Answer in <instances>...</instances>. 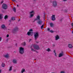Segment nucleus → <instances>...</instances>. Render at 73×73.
<instances>
[{"instance_id":"obj_47","label":"nucleus","mask_w":73,"mask_h":73,"mask_svg":"<svg viewBox=\"0 0 73 73\" xmlns=\"http://www.w3.org/2000/svg\"><path fill=\"white\" fill-rule=\"evenodd\" d=\"M10 24H9V25H10Z\"/></svg>"},{"instance_id":"obj_49","label":"nucleus","mask_w":73,"mask_h":73,"mask_svg":"<svg viewBox=\"0 0 73 73\" xmlns=\"http://www.w3.org/2000/svg\"><path fill=\"white\" fill-rule=\"evenodd\" d=\"M31 40V39H30V40H29V41H30Z\"/></svg>"},{"instance_id":"obj_40","label":"nucleus","mask_w":73,"mask_h":73,"mask_svg":"<svg viewBox=\"0 0 73 73\" xmlns=\"http://www.w3.org/2000/svg\"><path fill=\"white\" fill-rule=\"evenodd\" d=\"M72 28H73V30H72V33H73V27H72Z\"/></svg>"},{"instance_id":"obj_30","label":"nucleus","mask_w":73,"mask_h":73,"mask_svg":"<svg viewBox=\"0 0 73 73\" xmlns=\"http://www.w3.org/2000/svg\"><path fill=\"white\" fill-rule=\"evenodd\" d=\"M43 27H44V25H42L40 27L41 29H42V28H43Z\"/></svg>"},{"instance_id":"obj_35","label":"nucleus","mask_w":73,"mask_h":73,"mask_svg":"<svg viewBox=\"0 0 73 73\" xmlns=\"http://www.w3.org/2000/svg\"><path fill=\"white\" fill-rule=\"evenodd\" d=\"M71 26L73 27V23H71Z\"/></svg>"},{"instance_id":"obj_1","label":"nucleus","mask_w":73,"mask_h":73,"mask_svg":"<svg viewBox=\"0 0 73 73\" xmlns=\"http://www.w3.org/2000/svg\"><path fill=\"white\" fill-rule=\"evenodd\" d=\"M24 48L21 47L19 48V52L20 53V54H23L24 52Z\"/></svg>"},{"instance_id":"obj_51","label":"nucleus","mask_w":73,"mask_h":73,"mask_svg":"<svg viewBox=\"0 0 73 73\" xmlns=\"http://www.w3.org/2000/svg\"><path fill=\"white\" fill-rule=\"evenodd\" d=\"M36 59H35V60H36Z\"/></svg>"},{"instance_id":"obj_46","label":"nucleus","mask_w":73,"mask_h":73,"mask_svg":"<svg viewBox=\"0 0 73 73\" xmlns=\"http://www.w3.org/2000/svg\"><path fill=\"white\" fill-rule=\"evenodd\" d=\"M20 19H19L18 21H20Z\"/></svg>"},{"instance_id":"obj_11","label":"nucleus","mask_w":73,"mask_h":73,"mask_svg":"<svg viewBox=\"0 0 73 73\" xmlns=\"http://www.w3.org/2000/svg\"><path fill=\"white\" fill-rule=\"evenodd\" d=\"M52 20V21H54L56 20L55 18V15H52L51 17Z\"/></svg>"},{"instance_id":"obj_25","label":"nucleus","mask_w":73,"mask_h":73,"mask_svg":"<svg viewBox=\"0 0 73 73\" xmlns=\"http://www.w3.org/2000/svg\"><path fill=\"white\" fill-rule=\"evenodd\" d=\"M12 66H11L10 67V68L9 70V71H11V70H12Z\"/></svg>"},{"instance_id":"obj_17","label":"nucleus","mask_w":73,"mask_h":73,"mask_svg":"<svg viewBox=\"0 0 73 73\" xmlns=\"http://www.w3.org/2000/svg\"><path fill=\"white\" fill-rule=\"evenodd\" d=\"M4 57L5 58H8V57H9V54H7L5 55L4 56Z\"/></svg>"},{"instance_id":"obj_14","label":"nucleus","mask_w":73,"mask_h":73,"mask_svg":"<svg viewBox=\"0 0 73 73\" xmlns=\"http://www.w3.org/2000/svg\"><path fill=\"white\" fill-rule=\"evenodd\" d=\"M12 62L13 64H17V60L16 59H14L13 60Z\"/></svg>"},{"instance_id":"obj_29","label":"nucleus","mask_w":73,"mask_h":73,"mask_svg":"<svg viewBox=\"0 0 73 73\" xmlns=\"http://www.w3.org/2000/svg\"><path fill=\"white\" fill-rule=\"evenodd\" d=\"M2 19V15L1 14H0V20Z\"/></svg>"},{"instance_id":"obj_12","label":"nucleus","mask_w":73,"mask_h":73,"mask_svg":"<svg viewBox=\"0 0 73 73\" xmlns=\"http://www.w3.org/2000/svg\"><path fill=\"white\" fill-rule=\"evenodd\" d=\"M64 56V52L62 51L61 52V53H60L59 55V57H62V56Z\"/></svg>"},{"instance_id":"obj_28","label":"nucleus","mask_w":73,"mask_h":73,"mask_svg":"<svg viewBox=\"0 0 73 73\" xmlns=\"http://www.w3.org/2000/svg\"><path fill=\"white\" fill-rule=\"evenodd\" d=\"M7 18H8V16L6 15L5 16V19H7Z\"/></svg>"},{"instance_id":"obj_22","label":"nucleus","mask_w":73,"mask_h":73,"mask_svg":"<svg viewBox=\"0 0 73 73\" xmlns=\"http://www.w3.org/2000/svg\"><path fill=\"white\" fill-rule=\"evenodd\" d=\"M22 45H23V46H25V45H26V43H25V42H24L22 43Z\"/></svg>"},{"instance_id":"obj_9","label":"nucleus","mask_w":73,"mask_h":73,"mask_svg":"<svg viewBox=\"0 0 73 73\" xmlns=\"http://www.w3.org/2000/svg\"><path fill=\"white\" fill-rule=\"evenodd\" d=\"M37 23L38 24H39V25H42V20H39V21H37Z\"/></svg>"},{"instance_id":"obj_42","label":"nucleus","mask_w":73,"mask_h":73,"mask_svg":"<svg viewBox=\"0 0 73 73\" xmlns=\"http://www.w3.org/2000/svg\"><path fill=\"white\" fill-rule=\"evenodd\" d=\"M11 21H12V20H9V21H10V22H11Z\"/></svg>"},{"instance_id":"obj_7","label":"nucleus","mask_w":73,"mask_h":73,"mask_svg":"<svg viewBox=\"0 0 73 73\" xmlns=\"http://www.w3.org/2000/svg\"><path fill=\"white\" fill-rule=\"evenodd\" d=\"M31 15H30V18H31V17H33V16H34V14H35V13L34 12V11H32L31 12H30Z\"/></svg>"},{"instance_id":"obj_24","label":"nucleus","mask_w":73,"mask_h":73,"mask_svg":"<svg viewBox=\"0 0 73 73\" xmlns=\"http://www.w3.org/2000/svg\"><path fill=\"white\" fill-rule=\"evenodd\" d=\"M5 64L4 63H2V67H3V68H4V67H5Z\"/></svg>"},{"instance_id":"obj_16","label":"nucleus","mask_w":73,"mask_h":73,"mask_svg":"<svg viewBox=\"0 0 73 73\" xmlns=\"http://www.w3.org/2000/svg\"><path fill=\"white\" fill-rule=\"evenodd\" d=\"M25 72V69L24 68H23L22 69V70H21V73H23L24 72Z\"/></svg>"},{"instance_id":"obj_18","label":"nucleus","mask_w":73,"mask_h":73,"mask_svg":"<svg viewBox=\"0 0 73 73\" xmlns=\"http://www.w3.org/2000/svg\"><path fill=\"white\" fill-rule=\"evenodd\" d=\"M11 20L13 21H14V20H15V17H12L11 18Z\"/></svg>"},{"instance_id":"obj_41","label":"nucleus","mask_w":73,"mask_h":73,"mask_svg":"<svg viewBox=\"0 0 73 73\" xmlns=\"http://www.w3.org/2000/svg\"><path fill=\"white\" fill-rule=\"evenodd\" d=\"M1 38L0 37V41H1Z\"/></svg>"},{"instance_id":"obj_8","label":"nucleus","mask_w":73,"mask_h":73,"mask_svg":"<svg viewBox=\"0 0 73 73\" xmlns=\"http://www.w3.org/2000/svg\"><path fill=\"white\" fill-rule=\"evenodd\" d=\"M33 32L28 31L27 32V35L29 36H32V35H33Z\"/></svg>"},{"instance_id":"obj_4","label":"nucleus","mask_w":73,"mask_h":73,"mask_svg":"<svg viewBox=\"0 0 73 73\" xmlns=\"http://www.w3.org/2000/svg\"><path fill=\"white\" fill-rule=\"evenodd\" d=\"M2 8L4 9H7L8 8V6L5 4H3L2 5Z\"/></svg>"},{"instance_id":"obj_5","label":"nucleus","mask_w":73,"mask_h":73,"mask_svg":"<svg viewBox=\"0 0 73 73\" xmlns=\"http://www.w3.org/2000/svg\"><path fill=\"white\" fill-rule=\"evenodd\" d=\"M57 2L54 1L53 2V6L54 7H57Z\"/></svg>"},{"instance_id":"obj_20","label":"nucleus","mask_w":73,"mask_h":73,"mask_svg":"<svg viewBox=\"0 0 73 73\" xmlns=\"http://www.w3.org/2000/svg\"><path fill=\"white\" fill-rule=\"evenodd\" d=\"M5 25H3L1 26V28L2 29H4L5 28Z\"/></svg>"},{"instance_id":"obj_33","label":"nucleus","mask_w":73,"mask_h":73,"mask_svg":"<svg viewBox=\"0 0 73 73\" xmlns=\"http://www.w3.org/2000/svg\"><path fill=\"white\" fill-rule=\"evenodd\" d=\"M60 73H65V72L63 71H62Z\"/></svg>"},{"instance_id":"obj_31","label":"nucleus","mask_w":73,"mask_h":73,"mask_svg":"<svg viewBox=\"0 0 73 73\" xmlns=\"http://www.w3.org/2000/svg\"><path fill=\"white\" fill-rule=\"evenodd\" d=\"M29 32H32L33 31V30L32 29H31L29 30Z\"/></svg>"},{"instance_id":"obj_39","label":"nucleus","mask_w":73,"mask_h":73,"mask_svg":"<svg viewBox=\"0 0 73 73\" xmlns=\"http://www.w3.org/2000/svg\"><path fill=\"white\" fill-rule=\"evenodd\" d=\"M3 3V1H2L1 2V4H2Z\"/></svg>"},{"instance_id":"obj_48","label":"nucleus","mask_w":73,"mask_h":73,"mask_svg":"<svg viewBox=\"0 0 73 73\" xmlns=\"http://www.w3.org/2000/svg\"><path fill=\"white\" fill-rule=\"evenodd\" d=\"M36 0H34V1H36Z\"/></svg>"},{"instance_id":"obj_34","label":"nucleus","mask_w":73,"mask_h":73,"mask_svg":"<svg viewBox=\"0 0 73 73\" xmlns=\"http://www.w3.org/2000/svg\"><path fill=\"white\" fill-rule=\"evenodd\" d=\"M47 31H50V29L49 28H48V29H47Z\"/></svg>"},{"instance_id":"obj_27","label":"nucleus","mask_w":73,"mask_h":73,"mask_svg":"<svg viewBox=\"0 0 73 73\" xmlns=\"http://www.w3.org/2000/svg\"><path fill=\"white\" fill-rule=\"evenodd\" d=\"M47 51V52H50V51L51 50H50V48H48L47 50H46Z\"/></svg>"},{"instance_id":"obj_45","label":"nucleus","mask_w":73,"mask_h":73,"mask_svg":"<svg viewBox=\"0 0 73 73\" xmlns=\"http://www.w3.org/2000/svg\"><path fill=\"white\" fill-rule=\"evenodd\" d=\"M63 1H66V0H63Z\"/></svg>"},{"instance_id":"obj_43","label":"nucleus","mask_w":73,"mask_h":73,"mask_svg":"<svg viewBox=\"0 0 73 73\" xmlns=\"http://www.w3.org/2000/svg\"><path fill=\"white\" fill-rule=\"evenodd\" d=\"M35 52H36V53H38V52H37V51H35Z\"/></svg>"},{"instance_id":"obj_52","label":"nucleus","mask_w":73,"mask_h":73,"mask_svg":"<svg viewBox=\"0 0 73 73\" xmlns=\"http://www.w3.org/2000/svg\"><path fill=\"white\" fill-rule=\"evenodd\" d=\"M53 46H54V45H53Z\"/></svg>"},{"instance_id":"obj_36","label":"nucleus","mask_w":73,"mask_h":73,"mask_svg":"<svg viewBox=\"0 0 73 73\" xmlns=\"http://www.w3.org/2000/svg\"><path fill=\"white\" fill-rule=\"evenodd\" d=\"M7 37H9V35H7Z\"/></svg>"},{"instance_id":"obj_10","label":"nucleus","mask_w":73,"mask_h":73,"mask_svg":"<svg viewBox=\"0 0 73 73\" xmlns=\"http://www.w3.org/2000/svg\"><path fill=\"white\" fill-rule=\"evenodd\" d=\"M58 39H60V36L58 35H56L55 36V40H58Z\"/></svg>"},{"instance_id":"obj_50","label":"nucleus","mask_w":73,"mask_h":73,"mask_svg":"<svg viewBox=\"0 0 73 73\" xmlns=\"http://www.w3.org/2000/svg\"><path fill=\"white\" fill-rule=\"evenodd\" d=\"M44 18H45V17H44Z\"/></svg>"},{"instance_id":"obj_19","label":"nucleus","mask_w":73,"mask_h":73,"mask_svg":"<svg viewBox=\"0 0 73 73\" xmlns=\"http://www.w3.org/2000/svg\"><path fill=\"white\" fill-rule=\"evenodd\" d=\"M50 27H53V23H50Z\"/></svg>"},{"instance_id":"obj_15","label":"nucleus","mask_w":73,"mask_h":73,"mask_svg":"<svg viewBox=\"0 0 73 73\" xmlns=\"http://www.w3.org/2000/svg\"><path fill=\"white\" fill-rule=\"evenodd\" d=\"M68 47L71 48H73V45L71 44H69L68 46Z\"/></svg>"},{"instance_id":"obj_6","label":"nucleus","mask_w":73,"mask_h":73,"mask_svg":"<svg viewBox=\"0 0 73 73\" xmlns=\"http://www.w3.org/2000/svg\"><path fill=\"white\" fill-rule=\"evenodd\" d=\"M40 20V16L38 15L36 16V19H35L34 21H33V22H35V21H36V20Z\"/></svg>"},{"instance_id":"obj_32","label":"nucleus","mask_w":73,"mask_h":73,"mask_svg":"<svg viewBox=\"0 0 73 73\" xmlns=\"http://www.w3.org/2000/svg\"><path fill=\"white\" fill-rule=\"evenodd\" d=\"M50 32H51V33H53V31L52 30H50Z\"/></svg>"},{"instance_id":"obj_13","label":"nucleus","mask_w":73,"mask_h":73,"mask_svg":"<svg viewBox=\"0 0 73 73\" xmlns=\"http://www.w3.org/2000/svg\"><path fill=\"white\" fill-rule=\"evenodd\" d=\"M19 29L18 28V27H15L13 30V33H15V32H16V31H17V30Z\"/></svg>"},{"instance_id":"obj_38","label":"nucleus","mask_w":73,"mask_h":73,"mask_svg":"<svg viewBox=\"0 0 73 73\" xmlns=\"http://www.w3.org/2000/svg\"><path fill=\"white\" fill-rule=\"evenodd\" d=\"M0 73H1V70L0 69Z\"/></svg>"},{"instance_id":"obj_21","label":"nucleus","mask_w":73,"mask_h":73,"mask_svg":"<svg viewBox=\"0 0 73 73\" xmlns=\"http://www.w3.org/2000/svg\"><path fill=\"white\" fill-rule=\"evenodd\" d=\"M13 10L14 12H16V8L15 7H14L13 8Z\"/></svg>"},{"instance_id":"obj_44","label":"nucleus","mask_w":73,"mask_h":73,"mask_svg":"<svg viewBox=\"0 0 73 73\" xmlns=\"http://www.w3.org/2000/svg\"><path fill=\"white\" fill-rule=\"evenodd\" d=\"M17 6L18 7H19V5H17Z\"/></svg>"},{"instance_id":"obj_26","label":"nucleus","mask_w":73,"mask_h":73,"mask_svg":"<svg viewBox=\"0 0 73 73\" xmlns=\"http://www.w3.org/2000/svg\"><path fill=\"white\" fill-rule=\"evenodd\" d=\"M54 53H55L54 55L56 57H57V55H56V51L55 50H54L53 52Z\"/></svg>"},{"instance_id":"obj_3","label":"nucleus","mask_w":73,"mask_h":73,"mask_svg":"<svg viewBox=\"0 0 73 73\" xmlns=\"http://www.w3.org/2000/svg\"><path fill=\"white\" fill-rule=\"evenodd\" d=\"M34 49L36 50H39L40 49V48L38 45H34L33 46Z\"/></svg>"},{"instance_id":"obj_37","label":"nucleus","mask_w":73,"mask_h":73,"mask_svg":"<svg viewBox=\"0 0 73 73\" xmlns=\"http://www.w3.org/2000/svg\"><path fill=\"white\" fill-rule=\"evenodd\" d=\"M12 1L15 2V1H16V0H12Z\"/></svg>"},{"instance_id":"obj_23","label":"nucleus","mask_w":73,"mask_h":73,"mask_svg":"<svg viewBox=\"0 0 73 73\" xmlns=\"http://www.w3.org/2000/svg\"><path fill=\"white\" fill-rule=\"evenodd\" d=\"M31 49L32 52H35V51H36V50H34V49L32 48L31 47Z\"/></svg>"},{"instance_id":"obj_2","label":"nucleus","mask_w":73,"mask_h":73,"mask_svg":"<svg viewBox=\"0 0 73 73\" xmlns=\"http://www.w3.org/2000/svg\"><path fill=\"white\" fill-rule=\"evenodd\" d=\"M34 38L35 40H36L39 37V35H38V32L35 33V34L34 35Z\"/></svg>"}]
</instances>
